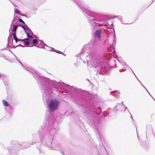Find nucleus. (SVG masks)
Here are the masks:
<instances>
[{
	"mask_svg": "<svg viewBox=\"0 0 155 155\" xmlns=\"http://www.w3.org/2000/svg\"><path fill=\"white\" fill-rule=\"evenodd\" d=\"M58 104V101L56 99L51 101L49 103L48 107L51 111H53L56 109Z\"/></svg>",
	"mask_w": 155,
	"mask_h": 155,
	"instance_id": "nucleus-1",
	"label": "nucleus"
},
{
	"mask_svg": "<svg viewBox=\"0 0 155 155\" xmlns=\"http://www.w3.org/2000/svg\"><path fill=\"white\" fill-rule=\"evenodd\" d=\"M18 21L23 24V25L22 26V27L24 30H27L28 29V28L25 25V22L21 19H19Z\"/></svg>",
	"mask_w": 155,
	"mask_h": 155,
	"instance_id": "nucleus-2",
	"label": "nucleus"
},
{
	"mask_svg": "<svg viewBox=\"0 0 155 155\" xmlns=\"http://www.w3.org/2000/svg\"><path fill=\"white\" fill-rule=\"evenodd\" d=\"M12 35L13 36V38H14V39L15 40V42H17L18 41H21V39H18L16 37V34L15 32L12 34Z\"/></svg>",
	"mask_w": 155,
	"mask_h": 155,
	"instance_id": "nucleus-3",
	"label": "nucleus"
},
{
	"mask_svg": "<svg viewBox=\"0 0 155 155\" xmlns=\"http://www.w3.org/2000/svg\"><path fill=\"white\" fill-rule=\"evenodd\" d=\"M28 40V39L27 38L21 40V41L24 42V45H28L29 44V42L28 41H26L27 40Z\"/></svg>",
	"mask_w": 155,
	"mask_h": 155,
	"instance_id": "nucleus-4",
	"label": "nucleus"
},
{
	"mask_svg": "<svg viewBox=\"0 0 155 155\" xmlns=\"http://www.w3.org/2000/svg\"><path fill=\"white\" fill-rule=\"evenodd\" d=\"M101 32V31L100 30H97L96 31L95 34L98 37H100Z\"/></svg>",
	"mask_w": 155,
	"mask_h": 155,
	"instance_id": "nucleus-5",
	"label": "nucleus"
},
{
	"mask_svg": "<svg viewBox=\"0 0 155 155\" xmlns=\"http://www.w3.org/2000/svg\"><path fill=\"white\" fill-rule=\"evenodd\" d=\"M3 103L4 105L5 106L7 107L9 106L8 103L5 101H3Z\"/></svg>",
	"mask_w": 155,
	"mask_h": 155,
	"instance_id": "nucleus-6",
	"label": "nucleus"
},
{
	"mask_svg": "<svg viewBox=\"0 0 155 155\" xmlns=\"http://www.w3.org/2000/svg\"><path fill=\"white\" fill-rule=\"evenodd\" d=\"M13 31L14 32H15L17 30V25H13Z\"/></svg>",
	"mask_w": 155,
	"mask_h": 155,
	"instance_id": "nucleus-7",
	"label": "nucleus"
},
{
	"mask_svg": "<svg viewBox=\"0 0 155 155\" xmlns=\"http://www.w3.org/2000/svg\"><path fill=\"white\" fill-rule=\"evenodd\" d=\"M16 14H20V11L17 8H15L14 10Z\"/></svg>",
	"mask_w": 155,
	"mask_h": 155,
	"instance_id": "nucleus-8",
	"label": "nucleus"
},
{
	"mask_svg": "<svg viewBox=\"0 0 155 155\" xmlns=\"http://www.w3.org/2000/svg\"><path fill=\"white\" fill-rule=\"evenodd\" d=\"M27 37L29 38H33V37L32 36L30 35L28 33H27Z\"/></svg>",
	"mask_w": 155,
	"mask_h": 155,
	"instance_id": "nucleus-9",
	"label": "nucleus"
},
{
	"mask_svg": "<svg viewBox=\"0 0 155 155\" xmlns=\"http://www.w3.org/2000/svg\"><path fill=\"white\" fill-rule=\"evenodd\" d=\"M37 39H34L33 40V43L34 44H35L37 43Z\"/></svg>",
	"mask_w": 155,
	"mask_h": 155,
	"instance_id": "nucleus-10",
	"label": "nucleus"
},
{
	"mask_svg": "<svg viewBox=\"0 0 155 155\" xmlns=\"http://www.w3.org/2000/svg\"><path fill=\"white\" fill-rule=\"evenodd\" d=\"M57 53L59 54H63L62 52H61L60 51H58V52H57Z\"/></svg>",
	"mask_w": 155,
	"mask_h": 155,
	"instance_id": "nucleus-11",
	"label": "nucleus"
},
{
	"mask_svg": "<svg viewBox=\"0 0 155 155\" xmlns=\"http://www.w3.org/2000/svg\"><path fill=\"white\" fill-rule=\"evenodd\" d=\"M63 55H64V56H66V55L65 54H64L63 53V54H62Z\"/></svg>",
	"mask_w": 155,
	"mask_h": 155,
	"instance_id": "nucleus-12",
	"label": "nucleus"
}]
</instances>
